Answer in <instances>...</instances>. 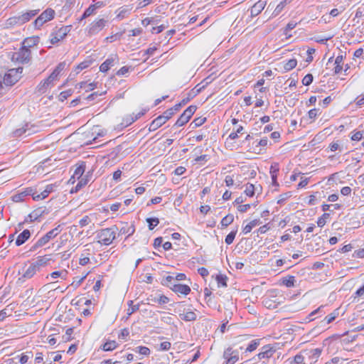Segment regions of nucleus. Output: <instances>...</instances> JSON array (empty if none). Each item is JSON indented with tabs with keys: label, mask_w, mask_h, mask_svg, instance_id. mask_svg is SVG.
I'll list each match as a JSON object with an SVG mask.
<instances>
[{
	"label": "nucleus",
	"mask_w": 364,
	"mask_h": 364,
	"mask_svg": "<svg viewBox=\"0 0 364 364\" xmlns=\"http://www.w3.org/2000/svg\"><path fill=\"white\" fill-rule=\"evenodd\" d=\"M23 68L19 67L18 68L10 69L4 74L3 82L6 86H11L14 85L21 77Z\"/></svg>",
	"instance_id": "f03ea898"
},
{
	"label": "nucleus",
	"mask_w": 364,
	"mask_h": 364,
	"mask_svg": "<svg viewBox=\"0 0 364 364\" xmlns=\"http://www.w3.org/2000/svg\"><path fill=\"white\" fill-rule=\"evenodd\" d=\"M197 109V107L195 105L189 106L180 116L176 122L175 123V126L181 127L186 124L192 115L195 113Z\"/></svg>",
	"instance_id": "39448f33"
},
{
	"label": "nucleus",
	"mask_w": 364,
	"mask_h": 364,
	"mask_svg": "<svg viewBox=\"0 0 364 364\" xmlns=\"http://www.w3.org/2000/svg\"><path fill=\"white\" fill-rule=\"evenodd\" d=\"M28 125L26 124L25 127H22V128H20V129H16L14 132V134L15 136H22L23 134H27V135H30L31 134V132L30 131V129L28 128Z\"/></svg>",
	"instance_id": "ea45409f"
},
{
	"label": "nucleus",
	"mask_w": 364,
	"mask_h": 364,
	"mask_svg": "<svg viewBox=\"0 0 364 364\" xmlns=\"http://www.w3.org/2000/svg\"><path fill=\"white\" fill-rule=\"evenodd\" d=\"M173 112L172 111V109H168L167 110H166L164 114L162 115H160L161 117L164 118V120L166 122L167 120H168L173 115Z\"/></svg>",
	"instance_id": "0e129e2a"
},
{
	"label": "nucleus",
	"mask_w": 364,
	"mask_h": 364,
	"mask_svg": "<svg viewBox=\"0 0 364 364\" xmlns=\"http://www.w3.org/2000/svg\"><path fill=\"white\" fill-rule=\"evenodd\" d=\"M31 236L30 231L28 230H24L21 233H20L16 240V245L20 246L23 244Z\"/></svg>",
	"instance_id": "a211bd4d"
},
{
	"label": "nucleus",
	"mask_w": 364,
	"mask_h": 364,
	"mask_svg": "<svg viewBox=\"0 0 364 364\" xmlns=\"http://www.w3.org/2000/svg\"><path fill=\"white\" fill-rule=\"evenodd\" d=\"M46 23V11H43L41 14L34 21V26L36 28H40Z\"/></svg>",
	"instance_id": "473e14b6"
},
{
	"label": "nucleus",
	"mask_w": 364,
	"mask_h": 364,
	"mask_svg": "<svg viewBox=\"0 0 364 364\" xmlns=\"http://www.w3.org/2000/svg\"><path fill=\"white\" fill-rule=\"evenodd\" d=\"M259 345V340H252L250 343L247 346V347L245 349V351L252 352L255 350L258 346Z\"/></svg>",
	"instance_id": "603ef678"
},
{
	"label": "nucleus",
	"mask_w": 364,
	"mask_h": 364,
	"mask_svg": "<svg viewBox=\"0 0 364 364\" xmlns=\"http://www.w3.org/2000/svg\"><path fill=\"white\" fill-rule=\"evenodd\" d=\"M338 316V309H336L332 312L331 314L326 316L324 318V321L326 322V323H331L332 321H333L336 318H337Z\"/></svg>",
	"instance_id": "3c124183"
},
{
	"label": "nucleus",
	"mask_w": 364,
	"mask_h": 364,
	"mask_svg": "<svg viewBox=\"0 0 364 364\" xmlns=\"http://www.w3.org/2000/svg\"><path fill=\"white\" fill-rule=\"evenodd\" d=\"M118 343L115 341H109L103 344L102 350L104 351H111L116 349Z\"/></svg>",
	"instance_id": "2f4dec72"
},
{
	"label": "nucleus",
	"mask_w": 364,
	"mask_h": 364,
	"mask_svg": "<svg viewBox=\"0 0 364 364\" xmlns=\"http://www.w3.org/2000/svg\"><path fill=\"white\" fill-rule=\"evenodd\" d=\"M297 65V61L296 59H290L287 62L285 63L284 65V69L286 71H289L292 69H294Z\"/></svg>",
	"instance_id": "37998d69"
},
{
	"label": "nucleus",
	"mask_w": 364,
	"mask_h": 364,
	"mask_svg": "<svg viewBox=\"0 0 364 364\" xmlns=\"http://www.w3.org/2000/svg\"><path fill=\"white\" fill-rule=\"evenodd\" d=\"M133 350L141 355L146 356L149 355L151 353L150 349L146 346H137Z\"/></svg>",
	"instance_id": "79ce46f5"
},
{
	"label": "nucleus",
	"mask_w": 364,
	"mask_h": 364,
	"mask_svg": "<svg viewBox=\"0 0 364 364\" xmlns=\"http://www.w3.org/2000/svg\"><path fill=\"white\" fill-rule=\"evenodd\" d=\"M296 24L297 23L294 21L289 22L285 28L284 34L287 35L288 32L294 29L296 27Z\"/></svg>",
	"instance_id": "338daca9"
},
{
	"label": "nucleus",
	"mask_w": 364,
	"mask_h": 364,
	"mask_svg": "<svg viewBox=\"0 0 364 364\" xmlns=\"http://www.w3.org/2000/svg\"><path fill=\"white\" fill-rule=\"evenodd\" d=\"M67 274V272L65 270L53 272L50 274V278L53 280L58 279V278L63 279Z\"/></svg>",
	"instance_id": "49530a36"
},
{
	"label": "nucleus",
	"mask_w": 364,
	"mask_h": 364,
	"mask_svg": "<svg viewBox=\"0 0 364 364\" xmlns=\"http://www.w3.org/2000/svg\"><path fill=\"white\" fill-rule=\"evenodd\" d=\"M16 25H21V20L19 16H15L8 18L5 23V26L6 28L13 27Z\"/></svg>",
	"instance_id": "a878e982"
},
{
	"label": "nucleus",
	"mask_w": 364,
	"mask_h": 364,
	"mask_svg": "<svg viewBox=\"0 0 364 364\" xmlns=\"http://www.w3.org/2000/svg\"><path fill=\"white\" fill-rule=\"evenodd\" d=\"M228 277L223 274H218L216 276V281L218 287H227Z\"/></svg>",
	"instance_id": "a18cd8bd"
},
{
	"label": "nucleus",
	"mask_w": 364,
	"mask_h": 364,
	"mask_svg": "<svg viewBox=\"0 0 364 364\" xmlns=\"http://www.w3.org/2000/svg\"><path fill=\"white\" fill-rule=\"evenodd\" d=\"M11 309L5 308L3 310L0 311V321H3L6 317L11 315Z\"/></svg>",
	"instance_id": "680f3d73"
},
{
	"label": "nucleus",
	"mask_w": 364,
	"mask_h": 364,
	"mask_svg": "<svg viewBox=\"0 0 364 364\" xmlns=\"http://www.w3.org/2000/svg\"><path fill=\"white\" fill-rule=\"evenodd\" d=\"M97 9L96 5H90L85 11H84L82 17L80 18V21L85 19L92 14H95V10Z\"/></svg>",
	"instance_id": "f704fd0d"
},
{
	"label": "nucleus",
	"mask_w": 364,
	"mask_h": 364,
	"mask_svg": "<svg viewBox=\"0 0 364 364\" xmlns=\"http://www.w3.org/2000/svg\"><path fill=\"white\" fill-rule=\"evenodd\" d=\"M258 187L260 188V186L258 185L257 186H255L252 183H247L246 185L245 193L247 196L252 197L255 195V192L257 191Z\"/></svg>",
	"instance_id": "72a5a7b5"
},
{
	"label": "nucleus",
	"mask_w": 364,
	"mask_h": 364,
	"mask_svg": "<svg viewBox=\"0 0 364 364\" xmlns=\"http://www.w3.org/2000/svg\"><path fill=\"white\" fill-rule=\"evenodd\" d=\"M321 353L322 349L318 348L313 349H306L303 350V353L305 355V357L306 358H307L309 364H312L317 362Z\"/></svg>",
	"instance_id": "6e6552de"
},
{
	"label": "nucleus",
	"mask_w": 364,
	"mask_h": 364,
	"mask_svg": "<svg viewBox=\"0 0 364 364\" xmlns=\"http://www.w3.org/2000/svg\"><path fill=\"white\" fill-rule=\"evenodd\" d=\"M30 192L31 193V194L32 196L33 200H40L46 198V190L41 191V188L39 191H37L36 189L33 191L31 189Z\"/></svg>",
	"instance_id": "bb28decb"
},
{
	"label": "nucleus",
	"mask_w": 364,
	"mask_h": 364,
	"mask_svg": "<svg viewBox=\"0 0 364 364\" xmlns=\"http://www.w3.org/2000/svg\"><path fill=\"white\" fill-rule=\"evenodd\" d=\"M63 235L60 237L59 240H57L55 242L52 243V246L49 245L47 247L48 249H53L54 250H58L63 245L64 240H63Z\"/></svg>",
	"instance_id": "de8ad7c7"
},
{
	"label": "nucleus",
	"mask_w": 364,
	"mask_h": 364,
	"mask_svg": "<svg viewBox=\"0 0 364 364\" xmlns=\"http://www.w3.org/2000/svg\"><path fill=\"white\" fill-rule=\"evenodd\" d=\"M279 171L278 164H272L269 169V173L271 175H278V172Z\"/></svg>",
	"instance_id": "774afa93"
},
{
	"label": "nucleus",
	"mask_w": 364,
	"mask_h": 364,
	"mask_svg": "<svg viewBox=\"0 0 364 364\" xmlns=\"http://www.w3.org/2000/svg\"><path fill=\"white\" fill-rule=\"evenodd\" d=\"M118 228L114 225L110 228L101 229L96 232L97 242L102 245L108 246L116 239Z\"/></svg>",
	"instance_id": "f257e3e1"
},
{
	"label": "nucleus",
	"mask_w": 364,
	"mask_h": 364,
	"mask_svg": "<svg viewBox=\"0 0 364 364\" xmlns=\"http://www.w3.org/2000/svg\"><path fill=\"white\" fill-rule=\"evenodd\" d=\"M85 169L86 164L85 161H80L79 164H76V168L75 169L74 173L72 176L70 181L75 178L80 179V178H82L83 173L85 171Z\"/></svg>",
	"instance_id": "4468645a"
},
{
	"label": "nucleus",
	"mask_w": 364,
	"mask_h": 364,
	"mask_svg": "<svg viewBox=\"0 0 364 364\" xmlns=\"http://www.w3.org/2000/svg\"><path fill=\"white\" fill-rule=\"evenodd\" d=\"M63 228L61 225H58L55 228L52 229L47 232V244L53 239L55 238L62 231Z\"/></svg>",
	"instance_id": "6ab92c4d"
},
{
	"label": "nucleus",
	"mask_w": 364,
	"mask_h": 364,
	"mask_svg": "<svg viewBox=\"0 0 364 364\" xmlns=\"http://www.w3.org/2000/svg\"><path fill=\"white\" fill-rule=\"evenodd\" d=\"M295 282V277L291 275L283 277L282 279V284L289 288L294 287Z\"/></svg>",
	"instance_id": "c756f323"
},
{
	"label": "nucleus",
	"mask_w": 364,
	"mask_h": 364,
	"mask_svg": "<svg viewBox=\"0 0 364 364\" xmlns=\"http://www.w3.org/2000/svg\"><path fill=\"white\" fill-rule=\"evenodd\" d=\"M86 248L82 251L79 259V264L82 266H85L90 263V257L92 255L93 248L91 244H87L85 246Z\"/></svg>",
	"instance_id": "9d476101"
},
{
	"label": "nucleus",
	"mask_w": 364,
	"mask_h": 364,
	"mask_svg": "<svg viewBox=\"0 0 364 364\" xmlns=\"http://www.w3.org/2000/svg\"><path fill=\"white\" fill-rule=\"evenodd\" d=\"M179 317L181 319L185 321H194L197 318L196 314L192 311H189L183 314H180Z\"/></svg>",
	"instance_id": "b1692460"
},
{
	"label": "nucleus",
	"mask_w": 364,
	"mask_h": 364,
	"mask_svg": "<svg viewBox=\"0 0 364 364\" xmlns=\"http://www.w3.org/2000/svg\"><path fill=\"white\" fill-rule=\"evenodd\" d=\"M44 213V210L42 208H38L33 210L30 215L29 217L31 220H38Z\"/></svg>",
	"instance_id": "4c0bfd02"
},
{
	"label": "nucleus",
	"mask_w": 364,
	"mask_h": 364,
	"mask_svg": "<svg viewBox=\"0 0 364 364\" xmlns=\"http://www.w3.org/2000/svg\"><path fill=\"white\" fill-rule=\"evenodd\" d=\"M318 113V109H310L308 112V117L310 119L314 120L316 119V117H317Z\"/></svg>",
	"instance_id": "69168bd1"
},
{
	"label": "nucleus",
	"mask_w": 364,
	"mask_h": 364,
	"mask_svg": "<svg viewBox=\"0 0 364 364\" xmlns=\"http://www.w3.org/2000/svg\"><path fill=\"white\" fill-rule=\"evenodd\" d=\"M36 272L37 271L36 270V269L33 267L32 264H31L26 269H23L22 278L29 279L32 277Z\"/></svg>",
	"instance_id": "cd10ccee"
},
{
	"label": "nucleus",
	"mask_w": 364,
	"mask_h": 364,
	"mask_svg": "<svg viewBox=\"0 0 364 364\" xmlns=\"http://www.w3.org/2000/svg\"><path fill=\"white\" fill-rule=\"evenodd\" d=\"M237 232V228L231 231L225 237V242L227 245H230L233 242L235 235Z\"/></svg>",
	"instance_id": "8fccbe9b"
},
{
	"label": "nucleus",
	"mask_w": 364,
	"mask_h": 364,
	"mask_svg": "<svg viewBox=\"0 0 364 364\" xmlns=\"http://www.w3.org/2000/svg\"><path fill=\"white\" fill-rule=\"evenodd\" d=\"M313 79H314V77L311 74H310V73L307 74L302 79V84L304 85L308 86L312 83Z\"/></svg>",
	"instance_id": "bf43d9fd"
},
{
	"label": "nucleus",
	"mask_w": 364,
	"mask_h": 364,
	"mask_svg": "<svg viewBox=\"0 0 364 364\" xmlns=\"http://www.w3.org/2000/svg\"><path fill=\"white\" fill-rule=\"evenodd\" d=\"M170 289L176 294L188 295L191 292L189 286L181 284H171Z\"/></svg>",
	"instance_id": "f8f14e48"
},
{
	"label": "nucleus",
	"mask_w": 364,
	"mask_h": 364,
	"mask_svg": "<svg viewBox=\"0 0 364 364\" xmlns=\"http://www.w3.org/2000/svg\"><path fill=\"white\" fill-rule=\"evenodd\" d=\"M39 38L37 36L28 38L23 42V46L26 48H31L38 43Z\"/></svg>",
	"instance_id": "c85d7f7f"
},
{
	"label": "nucleus",
	"mask_w": 364,
	"mask_h": 364,
	"mask_svg": "<svg viewBox=\"0 0 364 364\" xmlns=\"http://www.w3.org/2000/svg\"><path fill=\"white\" fill-rule=\"evenodd\" d=\"M325 308V306L323 305H321L320 306L318 309H316V310L313 311L309 315V321H313L314 318H312V316L318 314H325V311H323V309Z\"/></svg>",
	"instance_id": "4d7b16f0"
},
{
	"label": "nucleus",
	"mask_w": 364,
	"mask_h": 364,
	"mask_svg": "<svg viewBox=\"0 0 364 364\" xmlns=\"http://www.w3.org/2000/svg\"><path fill=\"white\" fill-rule=\"evenodd\" d=\"M114 60L112 58H108L105 62H103L100 66V70L101 72L105 73L109 70V68L113 65Z\"/></svg>",
	"instance_id": "7c9ffc66"
},
{
	"label": "nucleus",
	"mask_w": 364,
	"mask_h": 364,
	"mask_svg": "<svg viewBox=\"0 0 364 364\" xmlns=\"http://www.w3.org/2000/svg\"><path fill=\"white\" fill-rule=\"evenodd\" d=\"M88 174L85 175V177H82L80 179H78V182L77 185L75 186V188H73L71 190V193H76L78 191H80L82 187L86 186L89 181L88 179Z\"/></svg>",
	"instance_id": "aec40b11"
},
{
	"label": "nucleus",
	"mask_w": 364,
	"mask_h": 364,
	"mask_svg": "<svg viewBox=\"0 0 364 364\" xmlns=\"http://www.w3.org/2000/svg\"><path fill=\"white\" fill-rule=\"evenodd\" d=\"M31 264L36 271H39L41 267H43L46 265V259L44 256H38Z\"/></svg>",
	"instance_id": "393cba45"
},
{
	"label": "nucleus",
	"mask_w": 364,
	"mask_h": 364,
	"mask_svg": "<svg viewBox=\"0 0 364 364\" xmlns=\"http://www.w3.org/2000/svg\"><path fill=\"white\" fill-rule=\"evenodd\" d=\"M226 364H235L239 360V352L232 348H228L223 354Z\"/></svg>",
	"instance_id": "1a4fd4ad"
},
{
	"label": "nucleus",
	"mask_w": 364,
	"mask_h": 364,
	"mask_svg": "<svg viewBox=\"0 0 364 364\" xmlns=\"http://www.w3.org/2000/svg\"><path fill=\"white\" fill-rule=\"evenodd\" d=\"M233 221H234L233 215L228 214L222 219L220 224L223 227H228L229 225L232 223Z\"/></svg>",
	"instance_id": "58836bf2"
},
{
	"label": "nucleus",
	"mask_w": 364,
	"mask_h": 364,
	"mask_svg": "<svg viewBox=\"0 0 364 364\" xmlns=\"http://www.w3.org/2000/svg\"><path fill=\"white\" fill-rule=\"evenodd\" d=\"M121 227L118 228V235H127V237L132 235L135 232V226L133 223L129 224L127 222H121Z\"/></svg>",
	"instance_id": "9b49d317"
},
{
	"label": "nucleus",
	"mask_w": 364,
	"mask_h": 364,
	"mask_svg": "<svg viewBox=\"0 0 364 364\" xmlns=\"http://www.w3.org/2000/svg\"><path fill=\"white\" fill-rule=\"evenodd\" d=\"M306 359L305 355L303 353V350L294 356V361L296 364H307L304 360Z\"/></svg>",
	"instance_id": "09e8293b"
},
{
	"label": "nucleus",
	"mask_w": 364,
	"mask_h": 364,
	"mask_svg": "<svg viewBox=\"0 0 364 364\" xmlns=\"http://www.w3.org/2000/svg\"><path fill=\"white\" fill-rule=\"evenodd\" d=\"M206 121L205 117H198L193 120L191 124H194L193 127H198L203 124Z\"/></svg>",
	"instance_id": "052dcab7"
},
{
	"label": "nucleus",
	"mask_w": 364,
	"mask_h": 364,
	"mask_svg": "<svg viewBox=\"0 0 364 364\" xmlns=\"http://www.w3.org/2000/svg\"><path fill=\"white\" fill-rule=\"evenodd\" d=\"M69 32V28L68 26L61 27L55 33H52L50 35V43L52 45H55L61 40H63Z\"/></svg>",
	"instance_id": "0eeeda50"
},
{
	"label": "nucleus",
	"mask_w": 364,
	"mask_h": 364,
	"mask_svg": "<svg viewBox=\"0 0 364 364\" xmlns=\"http://www.w3.org/2000/svg\"><path fill=\"white\" fill-rule=\"evenodd\" d=\"M66 68V63L61 62L60 63L55 70L52 72V73L47 77V85L49 84L53 83L55 81L58 80L59 76L61 75L62 72Z\"/></svg>",
	"instance_id": "423d86ee"
},
{
	"label": "nucleus",
	"mask_w": 364,
	"mask_h": 364,
	"mask_svg": "<svg viewBox=\"0 0 364 364\" xmlns=\"http://www.w3.org/2000/svg\"><path fill=\"white\" fill-rule=\"evenodd\" d=\"M166 122L164 120V118L161 117V116H159L155 119H154L152 122L150 124L149 130L150 132L156 131Z\"/></svg>",
	"instance_id": "f3484780"
},
{
	"label": "nucleus",
	"mask_w": 364,
	"mask_h": 364,
	"mask_svg": "<svg viewBox=\"0 0 364 364\" xmlns=\"http://www.w3.org/2000/svg\"><path fill=\"white\" fill-rule=\"evenodd\" d=\"M149 224V230H153L159 223V220L157 218H149L146 219Z\"/></svg>",
	"instance_id": "864d4df0"
},
{
	"label": "nucleus",
	"mask_w": 364,
	"mask_h": 364,
	"mask_svg": "<svg viewBox=\"0 0 364 364\" xmlns=\"http://www.w3.org/2000/svg\"><path fill=\"white\" fill-rule=\"evenodd\" d=\"M287 1L288 0H283L277 6V7L275 8L274 11L272 13L273 16H277L282 12V11L287 5Z\"/></svg>",
	"instance_id": "a19ab883"
},
{
	"label": "nucleus",
	"mask_w": 364,
	"mask_h": 364,
	"mask_svg": "<svg viewBox=\"0 0 364 364\" xmlns=\"http://www.w3.org/2000/svg\"><path fill=\"white\" fill-rule=\"evenodd\" d=\"M38 13V10H31V11H26L21 15H18L20 20H21V25L29 21L31 19V18H33V16L37 15Z\"/></svg>",
	"instance_id": "dca6fc26"
},
{
	"label": "nucleus",
	"mask_w": 364,
	"mask_h": 364,
	"mask_svg": "<svg viewBox=\"0 0 364 364\" xmlns=\"http://www.w3.org/2000/svg\"><path fill=\"white\" fill-rule=\"evenodd\" d=\"M73 94L72 90H68L63 92H61L58 96V99L60 101L63 102L68 97L71 96Z\"/></svg>",
	"instance_id": "6e6d98bb"
},
{
	"label": "nucleus",
	"mask_w": 364,
	"mask_h": 364,
	"mask_svg": "<svg viewBox=\"0 0 364 364\" xmlns=\"http://www.w3.org/2000/svg\"><path fill=\"white\" fill-rule=\"evenodd\" d=\"M274 352V350L272 349V348L268 346H265L262 347V350L258 354V357L259 359L268 358L273 355Z\"/></svg>",
	"instance_id": "4be33fe9"
},
{
	"label": "nucleus",
	"mask_w": 364,
	"mask_h": 364,
	"mask_svg": "<svg viewBox=\"0 0 364 364\" xmlns=\"http://www.w3.org/2000/svg\"><path fill=\"white\" fill-rule=\"evenodd\" d=\"M31 50L23 46L18 51L14 53L12 55V60L21 63H26L30 60Z\"/></svg>",
	"instance_id": "7ed1b4c3"
},
{
	"label": "nucleus",
	"mask_w": 364,
	"mask_h": 364,
	"mask_svg": "<svg viewBox=\"0 0 364 364\" xmlns=\"http://www.w3.org/2000/svg\"><path fill=\"white\" fill-rule=\"evenodd\" d=\"M269 144V141L267 137L261 139L259 141L257 142L256 147H262L259 150V153H260L262 149H264L265 147L267 146Z\"/></svg>",
	"instance_id": "5fc2aeb1"
},
{
	"label": "nucleus",
	"mask_w": 364,
	"mask_h": 364,
	"mask_svg": "<svg viewBox=\"0 0 364 364\" xmlns=\"http://www.w3.org/2000/svg\"><path fill=\"white\" fill-rule=\"evenodd\" d=\"M186 276L185 274L183 273H178L177 275L174 277L173 276H168L166 278V281L168 282H170V284H172V282L176 280V281H182L186 279Z\"/></svg>",
	"instance_id": "e433bc0d"
},
{
	"label": "nucleus",
	"mask_w": 364,
	"mask_h": 364,
	"mask_svg": "<svg viewBox=\"0 0 364 364\" xmlns=\"http://www.w3.org/2000/svg\"><path fill=\"white\" fill-rule=\"evenodd\" d=\"M328 149L333 152L336 151L341 152L343 151V146L340 140L333 141L331 143L329 144Z\"/></svg>",
	"instance_id": "5701e85b"
},
{
	"label": "nucleus",
	"mask_w": 364,
	"mask_h": 364,
	"mask_svg": "<svg viewBox=\"0 0 364 364\" xmlns=\"http://www.w3.org/2000/svg\"><path fill=\"white\" fill-rule=\"evenodd\" d=\"M266 6V1L259 0L257 1L250 9V14L252 16H257L259 15Z\"/></svg>",
	"instance_id": "ddd939ff"
},
{
	"label": "nucleus",
	"mask_w": 364,
	"mask_h": 364,
	"mask_svg": "<svg viewBox=\"0 0 364 364\" xmlns=\"http://www.w3.org/2000/svg\"><path fill=\"white\" fill-rule=\"evenodd\" d=\"M97 219V214L96 213H90L89 215H86L82 217L79 220V225L80 228L85 227L90 224H91L95 220Z\"/></svg>",
	"instance_id": "2eb2a0df"
},
{
	"label": "nucleus",
	"mask_w": 364,
	"mask_h": 364,
	"mask_svg": "<svg viewBox=\"0 0 364 364\" xmlns=\"http://www.w3.org/2000/svg\"><path fill=\"white\" fill-rule=\"evenodd\" d=\"M129 308L127 309V315L130 316L139 309V304H133V301L130 300L128 301Z\"/></svg>",
	"instance_id": "c03bdc74"
},
{
	"label": "nucleus",
	"mask_w": 364,
	"mask_h": 364,
	"mask_svg": "<svg viewBox=\"0 0 364 364\" xmlns=\"http://www.w3.org/2000/svg\"><path fill=\"white\" fill-rule=\"evenodd\" d=\"M107 23V21L104 18L94 21L87 28V35L89 36L97 35L105 27Z\"/></svg>",
	"instance_id": "20e7f679"
},
{
	"label": "nucleus",
	"mask_w": 364,
	"mask_h": 364,
	"mask_svg": "<svg viewBox=\"0 0 364 364\" xmlns=\"http://www.w3.org/2000/svg\"><path fill=\"white\" fill-rule=\"evenodd\" d=\"M80 87L86 89V90H92L96 87V85L94 82L87 83L82 82Z\"/></svg>",
	"instance_id": "e2e57ef3"
},
{
	"label": "nucleus",
	"mask_w": 364,
	"mask_h": 364,
	"mask_svg": "<svg viewBox=\"0 0 364 364\" xmlns=\"http://www.w3.org/2000/svg\"><path fill=\"white\" fill-rule=\"evenodd\" d=\"M330 215L328 213H324L321 217L318 219L317 225L318 227H323L325 225L326 221V219L328 218Z\"/></svg>",
	"instance_id": "13d9d810"
},
{
	"label": "nucleus",
	"mask_w": 364,
	"mask_h": 364,
	"mask_svg": "<svg viewBox=\"0 0 364 364\" xmlns=\"http://www.w3.org/2000/svg\"><path fill=\"white\" fill-rule=\"evenodd\" d=\"M61 180H58L53 183L47 184V196L50 193L54 192L60 186Z\"/></svg>",
	"instance_id": "c9c22d12"
},
{
	"label": "nucleus",
	"mask_w": 364,
	"mask_h": 364,
	"mask_svg": "<svg viewBox=\"0 0 364 364\" xmlns=\"http://www.w3.org/2000/svg\"><path fill=\"white\" fill-rule=\"evenodd\" d=\"M262 223L259 219H255L250 221L247 225L242 228V232L246 235L250 232L253 228L259 225Z\"/></svg>",
	"instance_id": "412c9836"
}]
</instances>
